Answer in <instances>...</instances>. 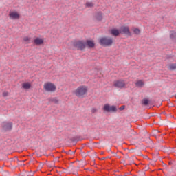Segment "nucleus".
Masks as SVG:
<instances>
[{
	"instance_id": "f8f14e48",
	"label": "nucleus",
	"mask_w": 176,
	"mask_h": 176,
	"mask_svg": "<svg viewBox=\"0 0 176 176\" xmlns=\"http://www.w3.org/2000/svg\"><path fill=\"white\" fill-rule=\"evenodd\" d=\"M82 140H83V138L80 136H74V137L70 138L69 139V140L72 142H74L75 144H76L79 141H82Z\"/></svg>"
},
{
	"instance_id": "9b49d317",
	"label": "nucleus",
	"mask_w": 176,
	"mask_h": 176,
	"mask_svg": "<svg viewBox=\"0 0 176 176\" xmlns=\"http://www.w3.org/2000/svg\"><path fill=\"white\" fill-rule=\"evenodd\" d=\"M44 42L45 41L43 40V38H41L39 37L34 38L33 41V43H34L36 46H41V45H43Z\"/></svg>"
},
{
	"instance_id": "6ab92c4d",
	"label": "nucleus",
	"mask_w": 176,
	"mask_h": 176,
	"mask_svg": "<svg viewBox=\"0 0 176 176\" xmlns=\"http://www.w3.org/2000/svg\"><path fill=\"white\" fill-rule=\"evenodd\" d=\"M135 85L137 87H144V83L143 82L142 80H139L138 82H135Z\"/></svg>"
},
{
	"instance_id": "cd10ccee",
	"label": "nucleus",
	"mask_w": 176,
	"mask_h": 176,
	"mask_svg": "<svg viewBox=\"0 0 176 176\" xmlns=\"http://www.w3.org/2000/svg\"><path fill=\"white\" fill-rule=\"evenodd\" d=\"M169 164H171V162H169Z\"/></svg>"
},
{
	"instance_id": "aec40b11",
	"label": "nucleus",
	"mask_w": 176,
	"mask_h": 176,
	"mask_svg": "<svg viewBox=\"0 0 176 176\" xmlns=\"http://www.w3.org/2000/svg\"><path fill=\"white\" fill-rule=\"evenodd\" d=\"M168 69H170V71H175V69H176V63L170 64L169 66H168Z\"/></svg>"
},
{
	"instance_id": "dca6fc26",
	"label": "nucleus",
	"mask_w": 176,
	"mask_h": 176,
	"mask_svg": "<svg viewBox=\"0 0 176 176\" xmlns=\"http://www.w3.org/2000/svg\"><path fill=\"white\" fill-rule=\"evenodd\" d=\"M115 112H118V108L116 107V106L115 105H112L110 106V109L109 110V113H115Z\"/></svg>"
},
{
	"instance_id": "bb28decb",
	"label": "nucleus",
	"mask_w": 176,
	"mask_h": 176,
	"mask_svg": "<svg viewBox=\"0 0 176 176\" xmlns=\"http://www.w3.org/2000/svg\"><path fill=\"white\" fill-rule=\"evenodd\" d=\"M3 97H6L8 96V93L7 92L3 93Z\"/></svg>"
},
{
	"instance_id": "2eb2a0df",
	"label": "nucleus",
	"mask_w": 176,
	"mask_h": 176,
	"mask_svg": "<svg viewBox=\"0 0 176 176\" xmlns=\"http://www.w3.org/2000/svg\"><path fill=\"white\" fill-rule=\"evenodd\" d=\"M23 89H25V90H28V89H31V83L30 82H23L22 84Z\"/></svg>"
},
{
	"instance_id": "4468645a",
	"label": "nucleus",
	"mask_w": 176,
	"mask_h": 176,
	"mask_svg": "<svg viewBox=\"0 0 176 176\" xmlns=\"http://www.w3.org/2000/svg\"><path fill=\"white\" fill-rule=\"evenodd\" d=\"M170 38L173 41V42H176V32L175 31H171L170 32Z\"/></svg>"
},
{
	"instance_id": "b1692460",
	"label": "nucleus",
	"mask_w": 176,
	"mask_h": 176,
	"mask_svg": "<svg viewBox=\"0 0 176 176\" xmlns=\"http://www.w3.org/2000/svg\"><path fill=\"white\" fill-rule=\"evenodd\" d=\"M124 108H126V106L125 105H122L121 106L120 108H119V110L120 111H123L124 109Z\"/></svg>"
},
{
	"instance_id": "1a4fd4ad",
	"label": "nucleus",
	"mask_w": 176,
	"mask_h": 176,
	"mask_svg": "<svg viewBox=\"0 0 176 176\" xmlns=\"http://www.w3.org/2000/svg\"><path fill=\"white\" fill-rule=\"evenodd\" d=\"M9 17L11 20H19L20 19V14L16 11H11L9 13Z\"/></svg>"
},
{
	"instance_id": "0eeeda50",
	"label": "nucleus",
	"mask_w": 176,
	"mask_h": 176,
	"mask_svg": "<svg viewBox=\"0 0 176 176\" xmlns=\"http://www.w3.org/2000/svg\"><path fill=\"white\" fill-rule=\"evenodd\" d=\"M85 48L87 47L88 49H94L96 47V43H94V41L87 39L85 41H84Z\"/></svg>"
},
{
	"instance_id": "5701e85b",
	"label": "nucleus",
	"mask_w": 176,
	"mask_h": 176,
	"mask_svg": "<svg viewBox=\"0 0 176 176\" xmlns=\"http://www.w3.org/2000/svg\"><path fill=\"white\" fill-rule=\"evenodd\" d=\"M52 102H54V104H58V100L57 98H54L51 100Z\"/></svg>"
},
{
	"instance_id": "423d86ee",
	"label": "nucleus",
	"mask_w": 176,
	"mask_h": 176,
	"mask_svg": "<svg viewBox=\"0 0 176 176\" xmlns=\"http://www.w3.org/2000/svg\"><path fill=\"white\" fill-rule=\"evenodd\" d=\"M1 126L3 131H10L13 129V123L12 122H3Z\"/></svg>"
},
{
	"instance_id": "f03ea898",
	"label": "nucleus",
	"mask_w": 176,
	"mask_h": 176,
	"mask_svg": "<svg viewBox=\"0 0 176 176\" xmlns=\"http://www.w3.org/2000/svg\"><path fill=\"white\" fill-rule=\"evenodd\" d=\"M87 91V87L81 85L75 90L74 94H76V97H82V96H85Z\"/></svg>"
},
{
	"instance_id": "f3484780",
	"label": "nucleus",
	"mask_w": 176,
	"mask_h": 176,
	"mask_svg": "<svg viewBox=\"0 0 176 176\" xmlns=\"http://www.w3.org/2000/svg\"><path fill=\"white\" fill-rule=\"evenodd\" d=\"M111 108V105L109 104H105L102 107V111L104 112H109V109Z\"/></svg>"
},
{
	"instance_id": "4be33fe9",
	"label": "nucleus",
	"mask_w": 176,
	"mask_h": 176,
	"mask_svg": "<svg viewBox=\"0 0 176 176\" xmlns=\"http://www.w3.org/2000/svg\"><path fill=\"white\" fill-rule=\"evenodd\" d=\"M86 6H87V8H93V6H94V3H93L91 2H87Z\"/></svg>"
},
{
	"instance_id": "20e7f679",
	"label": "nucleus",
	"mask_w": 176,
	"mask_h": 176,
	"mask_svg": "<svg viewBox=\"0 0 176 176\" xmlns=\"http://www.w3.org/2000/svg\"><path fill=\"white\" fill-rule=\"evenodd\" d=\"M44 89L45 91H50L51 93H54L57 89V87L53 82H46L44 84Z\"/></svg>"
},
{
	"instance_id": "393cba45",
	"label": "nucleus",
	"mask_w": 176,
	"mask_h": 176,
	"mask_svg": "<svg viewBox=\"0 0 176 176\" xmlns=\"http://www.w3.org/2000/svg\"><path fill=\"white\" fill-rule=\"evenodd\" d=\"M30 38L29 37H24L23 38V41H25V42H28V41H30Z\"/></svg>"
},
{
	"instance_id": "39448f33",
	"label": "nucleus",
	"mask_w": 176,
	"mask_h": 176,
	"mask_svg": "<svg viewBox=\"0 0 176 176\" xmlns=\"http://www.w3.org/2000/svg\"><path fill=\"white\" fill-rule=\"evenodd\" d=\"M120 34H121V35H126V36H133L129 26H121L120 28Z\"/></svg>"
},
{
	"instance_id": "6e6552de",
	"label": "nucleus",
	"mask_w": 176,
	"mask_h": 176,
	"mask_svg": "<svg viewBox=\"0 0 176 176\" xmlns=\"http://www.w3.org/2000/svg\"><path fill=\"white\" fill-rule=\"evenodd\" d=\"M113 86L116 87V89H123V87L126 86V82H124V80H118L114 81Z\"/></svg>"
},
{
	"instance_id": "a878e982",
	"label": "nucleus",
	"mask_w": 176,
	"mask_h": 176,
	"mask_svg": "<svg viewBox=\"0 0 176 176\" xmlns=\"http://www.w3.org/2000/svg\"><path fill=\"white\" fill-rule=\"evenodd\" d=\"M91 112L92 113H96V112H97V109L96 108L92 109Z\"/></svg>"
},
{
	"instance_id": "ddd939ff",
	"label": "nucleus",
	"mask_w": 176,
	"mask_h": 176,
	"mask_svg": "<svg viewBox=\"0 0 176 176\" xmlns=\"http://www.w3.org/2000/svg\"><path fill=\"white\" fill-rule=\"evenodd\" d=\"M95 19L97 21H102V12H98L95 14Z\"/></svg>"
},
{
	"instance_id": "9d476101",
	"label": "nucleus",
	"mask_w": 176,
	"mask_h": 176,
	"mask_svg": "<svg viewBox=\"0 0 176 176\" xmlns=\"http://www.w3.org/2000/svg\"><path fill=\"white\" fill-rule=\"evenodd\" d=\"M110 34L113 36H119L120 35V30L114 28L110 30Z\"/></svg>"
},
{
	"instance_id": "7ed1b4c3",
	"label": "nucleus",
	"mask_w": 176,
	"mask_h": 176,
	"mask_svg": "<svg viewBox=\"0 0 176 176\" xmlns=\"http://www.w3.org/2000/svg\"><path fill=\"white\" fill-rule=\"evenodd\" d=\"M73 47L77 50L83 51L85 49V41L83 40H79L73 42Z\"/></svg>"
},
{
	"instance_id": "a211bd4d",
	"label": "nucleus",
	"mask_w": 176,
	"mask_h": 176,
	"mask_svg": "<svg viewBox=\"0 0 176 176\" xmlns=\"http://www.w3.org/2000/svg\"><path fill=\"white\" fill-rule=\"evenodd\" d=\"M149 102H150L149 99L144 98L142 100V105H144V107H148V105H149Z\"/></svg>"
},
{
	"instance_id": "f257e3e1",
	"label": "nucleus",
	"mask_w": 176,
	"mask_h": 176,
	"mask_svg": "<svg viewBox=\"0 0 176 176\" xmlns=\"http://www.w3.org/2000/svg\"><path fill=\"white\" fill-rule=\"evenodd\" d=\"M99 45L103 47H111L113 45V39L108 37H102L99 39Z\"/></svg>"
},
{
	"instance_id": "412c9836",
	"label": "nucleus",
	"mask_w": 176,
	"mask_h": 176,
	"mask_svg": "<svg viewBox=\"0 0 176 176\" xmlns=\"http://www.w3.org/2000/svg\"><path fill=\"white\" fill-rule=\"evenodd\" d=\"M133 31L135 35H140L141 34V30L138 28H133Z\"/></svg>"
}]
</instances>
